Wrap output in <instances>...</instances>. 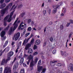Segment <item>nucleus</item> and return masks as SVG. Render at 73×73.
<instances>
[{"label":"nucleus","instance_id":"1","mask_svg":"<svg viewBox=\"0 0 73 73\" xmlns=\"http://www.w3.org/2000/svg\"><path fill=\"white\" fill-rule=\"evenodd\" d=\"M13 52L12 51L9 52V53H8V54L7 58L6 59V61L5 59H3L1 62V65H3V64H5H5H7V63L10 60H11V56H13Z\"/></svg>","mask_w":73,"mask_h":73},{"label":"nucleus","instance_id":"2","mask_svg":"<svg viewBox=\"0 0 73 73\" xmlns=\"http://www.w3.org/2000/svg\"><path fill=\"white\" fill-rule=\"evenodd\" d=\"M18 18L17 19V20H15L13 24V25H14L13 30V27H11L10 28L9 31V35H11V34H12V32H13V31H15V30H16V28H17L18 27V24H17V23H16L17 21V20H18Z\"/></svg>","mask_w":73,"mask_h":73},{"label":"nucleus","instance_id":"3","mask_svg":"<svg viewBox=\"0 0 73 73\" xmlns=\"http://www.w3.org/2000/svg\"><path fill=\"white\" fill-rule=\"evenodd\" d=\"M62 5V4L60 2L58 3L57 5H55L54 7H55V8H54V9L52 10V13H56V12H57V9L58 8V7L60 6H61Z\"/></svg>","mask_w":73,"mask_h":73},{"label":"nucleus","instance_id":"4","mask_svg":"<svg viewBox=\"0 0 73 73\" xmlns=\"http://www.w3.org/2000/svg\"><path fill=\"white\" fill-rule=\"evenodd\" d=\"M8 7H6L5 8L1 10L0 13L1 16H3L4 14L5 13V12H7L8 10Z\"/></svg>","mask_w":73,"mask_h":73},{"label":"nucleus","instance_id":"5","mask_svg":"<svg viewBox=\"0 0 73 73\" xmlns=\"http://www.w3.org/2000/svg\"><path fill=\"white\" fill-rule=\"evenodd\" d=\"M5 35V32L3 31L1 33L0 35L1 37H3L2 39V41H4L6 38V36H4Z\"/></svg>","mask_w":73,"mask_h":73},{"label":"nucleus","instance_id":"6","mask_svg":"<svg viewBox=\"0 0 73 73\" xmlns=\"http://www.w3.org/2000/svg\"><path fill=\"white\" fill-rule=\"evenodd\" d=\"M32 60L31 61V62L30 63V67L31 68V70H32L33 69V66H35V64H34V61H33V56Z\"/></svg>","mask_w":73,"mask_h":73},{"label":"nucleus","instance_id":"7","mask_svg":"<svg viewBox=\"0 0 73 73\" xmlns=\"http://www.w3.org/2000/svg\"><path fill=\"white\" fill-rule=\"evenodd\" d=\"M33 37V34H31V35L30 38H28L26 39H25L23 41V45H25V44H26V43H27L28 42V41L30 40V38H31V37Z\"/></svg>","mask_w":73,"mask_h":73},{"label":"nucleus","instance_id":"8","mask_svg":"<svg viewBox=\"0 0 73 73\" xmlns=\"http://www.w3.org/2000/svg\"><path fill=\"white\" fill-rule=\"evenodd\" d=\"M11 72L12 71H11V68H7V67H6L5 68L4 73H11Z\"/></svg>","mask_w":73,"mask_h":73},{"label":"nucleus","instance_id":"9","mask_svg":"<svg viewBox=\"0 0 73 73\" xmlns=\"http://www.w3.org/2000/svg\"><path fill=\"white\" fill-rule=\"evenodd\" d=\"M33 56H32V54L30 55L28 57V58L29 59L28 61H27V64L28 65L29 64V62H31V61H32V57Z\"/></svg>","mask_w":73,"mask_h":73},{"label":"nucleus","instance_id":"10","mask_svg":"<svg viewBox=\"0 0 73 73\" xmlns=\"http://www.w3.org/2000/svg\"><path fill=\"white\" fill-rule=\"evenodd\" d=\"M20 33L19 32H18L16 34H15L14 35V37H15V41H17L19 38L20 37Z\"/></svg>","mask_w":73,"mask_h":73},{"label":"nucleus","instance_id":"11","mask_svg":"<svg viewBox=\"0 0 73 73\" xmlns=\"http://www.w3.org/2000/svg\"><path fill=\"white\" fill-rule=\"evenodd\" d=\"M68 70H71L72 72H73V65L72 63L70 64L69 66H68Z\"/></svg>","mask_w":73,"mask_h":73},{"label":"nucleus","instance_id":"12","mask_svg":"<svg viewBox=\"0 0 73 73\" xmlns=\"http://www.w3.org/2000/svg\"><path fill=\"white\" fill-rule=\"evenodd\" d=\"M32 44L30 43H28L25 46V49L27 50L30 48H31Z\"/></svg>","mask_w":73,"mask_h":73},{"label":"nucleus","instance_id":"13","mask_svg":"<svg viewBox=\"0 0 73 73\" xmlns=\"http://www.w3.org/2000/svg\"><path fill=\"white\" fill-rule=\"evenodd\" d=\"M56 62H57V60H54L52 61L51 63V66H54L56 65Z\"/></svg>","mask_w":73,"mask_h":73},{"label":"nucleus","instance_id":"14","mask_svg":"<svg viewBox=\"0 0 73 73\" xmlns=\"http://www.w3.org/2000/svg\"><path fill=\"white\" fill-rule=\"evenodd\" d=\"M9 51V47H7L4 50H3V52H8V51Z\"/></svg>","mask_w":73,"mask_h":73},{"label":"nucleus","instance_id":"15","mask_svg":"<svg viewBox=\"0 0 73 73\" xmlns=\"http://www.w3.org/2000/svg\"><path fill=\"white\" fill-rule=\"evenodd\" d=\"M24 57H23L19 61V63H20V65H21L23 64V62H24Z\"/></svg>","mask_w":73,"mask_h":73},{"label":"nucleus","instance_id":"16","mask_svg":"<svg viewBox=\"0 0 73 73\" xmlns=\"http://www.w3.org/2000/svg\"><path fill=\"white\" fill-rule=\"evenodd\" d=\"M42 68H43V67L42 66H39L38 67V72H40V71L42 70Z\"/></svg>","mask_w":73,"mask_h":73},{"label":"nucleus","instance_id":"17","mask_svg":"<svg viewBox=\"0 0 73 73\" xmlns=\"http://www.w3.org/2000/svg\"><path fill=\"white\" fill-rule=\"evenodd\" d=\"M8 41L7 40L6 41H5V43L4 44L3 46V49H4L7 45L8 44Z\"/></svg>","mask_w":73,"mask_h":73},{"label":"nucleus","instance_id":"18","mask_svg":"<svg viewBox=\"0 0 73 73\" xmlns=\"http://www.w3.org/2000/svg\"><path fill=\"white\" fill-rule=\"evenodd\" d=\"M6 6V4L5 3H3V4H1V5L0 7V9H3Z\"/></svg>","mask_w":73,"mask_h":73},{"label":"nucleus","instance_id":"19","mask_svg":"<svg viewBox=\"0 0 73 73\" xmlns=\"http://www.w3.org/2000/svg\"><path fill=\"white\" fill-rule=\"evenodd\" d=\"M28 53L32 54L33 53V50L31 48H29L28 51Z\"/></svg>","mask_w":73,"mask_h":73},{"label":"nucleus","instance_id":"20","mask_svg":"<svg viewBox=\"0 0 73 73\" xmlns=\"http://www.w3.org/2000/svg\"><path fill=\"white\" fill-rule=\"evenodd\" d=\"M41 43V41L40 40H36L35 41V44L36 45H39Z\"/></svg>","mask_w":73,"mask_h":73},{"label":"nucleus","instance_id":"21","mask_svg":"<svg viewBox=\"0 0 73 73\" xmlns=\"http://www.w3.org/2000/svg\"><path fill=\"white\" fill-rule=\"evenodd\" d=\"M12 25V23H10L9 24V25L7 26V27L5 28V29H4V30L5 31H8V30H9V25Z\"/></svg>","mask_w":73,"mask_h":73},{"label":"nucleus","instance_id":"22","mask_svg":"<svg viewBox=\"0 0 73 73\" xmlns=\"http://www.w3.org/2000/svg\"><path fill=\"white\" fill-rule=\"evenodd\" d=\"M18 67V65L17 64H15L13 67V70H16V68Z\"/></svg>","mask_w":73,"mask_h":73},{"label":"nucleus","instance_id":"23","mask_svg":"<svg viewBox=\"0 0 73 73\" xmlns=\"http://www.w3.org/2000/svg\"><path fill=\"white\" fill-rule=\"evenodd\" d=\"M46 68H43L42 69V71L41 73H45L46 72Z\"/></svg>","mask_w":73,"mask_h":73},{"label":"nucleus","instance_id":"24","mask_svg":"<svg viewBox=\"0 0 73 73\" xmlns=\"http://www.w3.org/2000/svg\"><path fill=\"white\" fill-rule=\"evenodd\" d=\"M20 73H25V70L24 68L21 69Z\"/></svg>","mask_w":73,"mask_h":73},{"label":"nucleus","instance_id":"25","mask_svg":"<svg viewBox=\"0 0 73 73\" xmlns=\"http://www.w3.org/2000/svg\"><path fill=\"white\" fill-rule=\"evenodd\" d=\"M12 6V3H9L8 6H7L6 7H8V9H9V7H10V8Z\"/></svg>","mask_w":73,"mask_h":73},{"label":"nucleus","instance_id":"26","mask_svg":"<svg viewBox=\"0 0 73 73\" xmlns=\"http://www.w3.org/2000/svg\"><path fill=\"white\" fill-rule=\"evenodd\" d=\"M62 64L61 63H58L57 64L56 66H62Z\"/></svg>","mask_w":73,"mask_h":73},{"label":"nucleus","instance_id":"27","mask_svg":"<svg viewBox=\"0 0 73 73\" xmlns=\"http://www.w3.org/2000/svg\"><path fill=\"white\" fill-rule=\"evenodd\" d=\"M32 30V28H31V27H29L27 29V31L29 32H30Z\"/></svg>","mask_w":73,"mask_h":73},{"label":"nucleus","instance_id":"28","mask_svg":"<svg viewBox=\"0 0 73 73\" xmlns=\"http://www.w3.org/2000/svg\"><path fill=\"white\" fill-rule=\"evenodd\" d=\"M34 41H35V40L34 39V38H32V39L30 43L31 45L32 44H33L34 42Z\"/></svg>","mask_w":73,"mask_h":73},{"label":"nucleus","instance_id":"29","mask_svg":"<svg viewBox=\"0 0 73 73\" xmlns=\"http://www.w3.org/2000/svg\"><path fill=\"white\" fill-rule=\"evenodd\" d=\"M8 17H9V15H8L7 16H6V17L4 18V21H5L7 20V19H8Z\"/></svg>","mask_w":73,"mask_h":73},{"label":"nucleus","instance_id":"30","mask_svg":"<svg viewBox=\"0 0 73 73\" xmlns=\"http://www.w3.org/2000/svg\"><path fill=\"white\" fill-rule=\"evenodd\" d=\"M60 52H61L62 53V56H64V54H65V53H66V51L63 52V51H60Z\"/></svg>","mask_w":73,"mask_h":73},{"label":"nucleus","instance_id":"31","mask_svg":"<svg viewBox=\"0 0 73 73\" xmlns=\"http://www.w3.org/2000/svg\"><path fill=\"white\" fill-rule=\"evenodd\" d=\"M37 48V45L36 44H35L34 45L33 49L34 50H36Z\"/></svg>","mask_w":73,"mask_h":73},{"label":"nucleus","instance_id":"32","mask_svg":"<svg viewBox=\"0 0 73 73\" xmlns=\"http://www.w3.org/2000/svg\"><path fill=\"white\" fill-rule=\"evenodd\" d=\"M41 60H39L37 66H40V64H41Z\"/></svg>","mask_w":73,"mask_h":73},{"label":"nucleus","instance_id":"33","mask_svg":"<svg viewBox=\"0 0 73 73\" xmlns=\"http://www.w3.org/2000/svg\"><path fill=\"white\" fill-rule=\"evenodd\" d=\"M50 40L51 42H53V39L52 37H51L50 38Z\"/></svg>","mask_w":73,"mask_h":73},{"label":"nucleus","instance_id":"34","mask_svg":"<svg viewBox=\"0 0 73 73\" xmlns=\"http://www.w3.org/2000/svg\"><path fill=\"white\" fill-rule=\"evenodd\" d=\"M38 61V58H35L34 60V62L35 63H37V61Z\"/></svg>","mask_w":73,"mask_h":73},{"label":"nucleus","instance_id":"35","mask_svg":"<svg viewBox=\"0 0 73 73\" xmlns=\"http://www.w3.org/2000/svg\"><path fill=\"white\" fill-rule=\"evenodd\" d=\"M25 15V13H22V14H21V17H23V16H24V15Z\"/></svg>","mask_w":73,"mask_h":73},{"label":"nucleus","instance_id":"36","mask_svg":"<svg viewBox=\"0 0 73 73\" xmlns=\"http://www.w3.org/2000/svg\"><path fill=\"white\" fill-rule=\"evenodd\" d=\"M63 28H64V26H63V25H62L60 26V30H62V29H63Z\"/></svg>","mask_w":73,"mask_h":73},{"label":"nucleus","instance_id":"37","mask_svg":"<svg viewBox=\"0 0 73 73\" xmlns=\"http://www.w3.org/2000/svg\"><path fill=\"white\" fill-rule=\"evenodd\" d=\"M31 19H29L27 21V23L28 24H30V23L31 22Z\"/></svg>","mask_w":73,"mask_h":73},{"label":"nucleus","instance_id":"38","mask_svg":"<svg viewBox=\"0 0 73 73\" xmlns=\"http://www.w3.org/2000/svg\"><path fill=\"white\" fill-rule=\"evenodd\" d=\"M7 24L6 23V22H5V21H4V23H3V25H4V26H5V27H6V26H7Z\"/></svg>","mask_w":73,"mask_h":73},{"label":"nucleus","instance_id":"39","mask_svg":"<svg viewBox=\"0 0 73 73\" xmlns=\"http://www.w3.org/2000/svg\"><path fill=\"white\" fill-rule=\"evenodd\" d=\"M30 35V33H27L25 35V37H27V36H29V35Z\"/></svg>","mask_w":73,"mask_h":73},{"label":"nucleus","instance_id":"40","mask_svg":"<svg viewBox=\"0 0 73 73\" xmlns=\"http://www.w3.org/2000/svg\"><path fill=\"white\" fill-rule=\"evenodd\" d=\"M19 49V46H18V47L15 50V52L16 53H17V52H18V49Z\"/></svg>","mask_w":73,"mask_h":73},{"label":"nucleus","instance_id":"41","mask_svg":"<svg viewBox=\"0 0 73 73\" xmlns=\"http://www.w3.org/2000/svg\"><path fill=\"white\" fill-rule=\"evenodd\" d=\"M63 10H64V11L63 12L64 13H65L66 12V8H63Z\"/></svg>","mask_w":73,"mask_h":73},{"label":"nucleus","instance_id":"42","mask_svg":"<svg viewBox=\"0 0 73 73\" xmlns=\"http://www.w3.org/2000/svg\"><path fill=\"white\" fill-rule=\"evenodd\" d=\"M23 5L21 4L20 5H19L18 7V8H22L23 7Z\"/></svg>","mask_w":73,"mask_h":73},{"label":"nucleus","instance_id":"43","mask_svg":"<svg viewBox=\"0 0 73 73\" xmlns=\"http://www.w3.org/2000/svg\"><path fill=\"white\" fill-rule=\"evenodd\" d=\"M46 11L45 10H43V13L44 15L46 14Z\"/></svg>","mask_w":73,"mask_h":73},{"label":"nucleus","instance_id":"44","mask_svg":"<svg viewBox=\"0 0 73 73\" xmlns=\"http://www.w3.org/2000/svg\"><path fill=\"white\" fill-rule=\"evenodd\" d=\"M22 53H21V54H20V56H18V57L19 58H21L22 56Z\"/></svg>","mask_w":73,"mask_h":73},{"label":"nucleus","instance_id":"45","mask_svg":"<svg viewBox=\"0 0 73 73\" xmlns=\"http://www.w3.org/2000/svg\"><path fill=\"white\" fill-rule=\"evenodd\" d=\"M4 0H1L0 1V4H3V3H4Z\"/></svg>","mask_w":73,"mask_h":73},{"label":"nucleus","instance_id":"46","mask_svg":"<svg viewBox=\"0 0 73 73\" xmlns=\"http://www.w3.org/2000/svg\"><path fill=\"white\" fill-rule=\"evenodd\" d=\"M3 71V68L2 67L0 68V73H2V71Z\"/></svg>","mask_w":73,"mask_h":73},{"label":"nucleus","instance_id":"47","mask_svg":"<svg viewBox=\"0 0 73 73\" xmlns=\"http://www.w3.org/2000/svg\"><path fill=\"white\" fill-rule=\"evenodd\" d=\"M38 54V52H35L34 53H33V55H37V54Z\"/></svg>","mask_w":73,"mask_h":73},{"label":"nucleus","instance_id":"48","mask_svg":"<svg viewBox=\"0 0 73 73\" xmlns=\"http://www.w3.org/2000/svg\"><path fill=\"white\" fill-rule=\"evenodd\" d=\"M11 20H12V19L9 18V19L7 20V21H8V22H11Z\"/></svg>","mask_w":73,"mask_h":73},{"label":"nucleus","instance_id":"49","mask_svg":"<svg viewBox=\"0 0 73 73\" xmlns=\"http://www.w3.org/2000/svg\"><path fill=\"white\" fill-rule=\"evenodd\" d=\"M13 13H14V11L10 13V15H11L12 16H13Z\"/></svg>","mask_w":73,"mask_h":73},{"label":"nucleus","instance_id":"50","mask_svg":"<svg viewBox=\"0 0 73 73\" xmlns=\"http://www.w3.org/2000/svg\"><path fill=\"white\" fill-rule=\"evenodd\" d=\"M56 53V50H54L53 51V53L54 54H55V53Z\"/></svg>","mask_w":73,"mask_h":73},{"label":"nucleus","instance_id":"51","mask_svg":"<svg viewBox=\"0 0 73 73\" xmlns=\"http://www.w3.org/2000/svg\"><path fill=\"white\" fill-rule=\"evenodd\" d=\"M31 25L33 26V25H34V21H32L31 23Z\"/></svg>","mask_w":73,"mask_h":73},{"label":"nucleus","instance_id":"52","mask_svg":"<svg viewBox=\"0 0 73 73\" xmlns=\"http://www.w3.org/2000/svg\"><path fill=\"white\" fill-rule=\"evenodd\" d=\"M15 44V42L13 41L12 42V43H11V45L12 46H13V45H14V44Z\"/></svg>","mask_w":73,"mask_h":73},{"label":"nucleus","instance_id":"53","mask_svg":"<svg viewBox=\"0 0 73 73\" xmlns=\"http://www.w3.org/2000/svg\"><path fill=\"white\" fill-rule=\"evenodd\" d=\"M70 23H68L66 25V27H69V25H70Z\"/></svg>","mask_w":73,"mask_h":73},{"label":"nucleus","instance_id":"54","mask_svg":"<svg viewBox=\"0 0 73 73\" xmlns=\"http://www.w3.org/2000/svg\"><path fill=\"white\" fill-rule=\"evenodd\" d=\"M28 57V55L25 54L23 56V58L24 57V58H26V57Z\"/></svg>","mask_w":73,"mask_h":73},{"label":"nucleus","instance_id":"55","mask_svg":"<svg viewBox=\"0 0 73 73\" xmlns=\"http://www.w3.org/2000/svg\"><path fill=\"white\" fill-rule=\"evenodd\" d=\"M25 32H26V30L25 29L24 30V32H23V35H24L25 33Z\"/></svg>","mask_w":73,"mask_h":73},{"label":"nucleus","instance_id":"56","mask_svg":"<svg viewBox=\"0 0 73 73\" xmlns=\"http://www.w3.org/2000/svg\"><path fill=\"white\" fill-rule=\"evenodd\" d=\"M10 1L11 0H6L5 1L6 3H9V1Z\"/></svg>","mask_w":73,"mask_h":73},{"label":"nucleus","instance_id":"57","mask_svg":"<svg viewBox=\"0 0 73 73\" xmlns=\"http://www.w3.org/2000/svg\"><path fill=\"white\" fill-rule=\"evenodd\" d=\"M15 7V5H14L11 8V10H12Z\"/></svg>","mask_w":73,"mask_h":73},{"label":"nucleus","instance_id":"58","mask_svg":"<svg viewBox=\"0 0 73 73\" xmlns=\"http://www.w3.org/2000/svg\"><path fill=\"white\" fill-rule=\"evenodd\" d=\"M68 41H69V40L68 39L67 40V41L66 42V47H67V44H68Z\"/></svg>","mask_w":73,"mask_h":73},{"label":"nucleus","instance_id":"59","mask_svg":"<svg viewBox=\"0 0 73 73\" xmlns=\"http://www.w3.org/2000/svg\"><path fill=\"white\" fill-rule=\"evenodd\" d=\"M50 9H49V11H48V13L49 15H50Z\"/></svg>","mask_w":73,"mask_h":73},{"label":"nucleus","instance_id":"60","mask_svg":"<svg viewBox=\"0 0 73 73\" xmlns=\"http://www.w3.org/2000/svg\"><path fill=\"white\" fill-rule=\"evenodd\" d=\"M53 24V22H50L49 23V25H52V24Z\"/></svg>","mask_w":73,"mask_h":73},{"label":"nucleus","instance_id":"61","mask_svg":"<svg viewBox=\"0 0 73 73\" xmlns=\"http://www.w3.org/2000/svg\"><path fill=\"white\" fill-rule=\"evenodd\" d=\"M21 25H19V26L18 27V29H21Z\"/></svg>","mask_w":73,"mask_h":73},{"label":"nucleus","instance_id":"62","mask_svg":"<svg viewBox=\"0 0 73 73\" xmlns=\"http://www.w3.org/2000/svg\"><path fill=\"white\" fill-rule=\"evenodd\" d=\"M46 42H44L43 43V46H45V45H46Z\"/></svg>","mask_w":73,"mask_h":73},{"label":"nucleus","instance_id":"63","mask_svg":"<svg viewBox=\"0 0 73 73\" xmlns=\"http://www.w3.org/2000/svg\"><path fill=\"white\" fill-rule=\"evenodd\" d=\"M3 27H0V32L3 30Z\"/></svg>","mask_w":73,"mask_h":73},{"label":"nucleus","instance_id":"64","mask_svg":"<svg viewBox=\"0 0 73 73\" xmlns=\"http://www.w3.org/2000/svg\"><path fill=\"white\" fill-rule=\"evenodd\" d=\"M70 22H71V24H73V21L72 20H70Z\"/></svg>","mask_w":73,"mask_h":73}]
</instances>
